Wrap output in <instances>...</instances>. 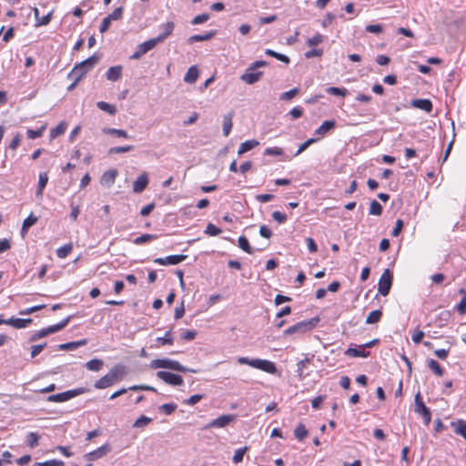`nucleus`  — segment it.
Here are the masks:
<instances>
[{
	"mask_svg": "<svg viewBox=\"0 0 466 466\" xmlns=\"http://www.w3.org/2000/svg\"><path fill=\"white\" fill-rule=\"evenodd\" d=\"M215 35H216L215 31H210V32H208V33L203 34V35H191L188 38V42L190 44H192V43H195V42L208 41L210 38H212Z\"/></svg>",
	"mask_w": 466,
	"mask_h": 466,
	"instance_id": "obj_31",
	"label": "nucleus"
},
{
	"mask_svg": "<svg viewBox=\"0 0 466 466\" xmlns=\"http://www.w3.org/2000/svg\"><path fill=\"white\" fill-rule=\"evenodd\" d=\"M309 362H310V360L309 358H306V359H304V360H302L298 362V364H297V372H298V375H299V377L300 379L305 378V375L303 374V369Z\"/></svg>",
	"mask_w": 466,
	"mask_h": 466,
	"instance_id": "obj_55",
	"label": "nucleus"
},
{
	"mask_svg": "<svg viewBox=\"0 0 466 466\" xmlns=\"http://www.w3.org/2000/svg\"><path fill=\"white\" fill-rule=\"evenodd\" d=\"M266 55L269 56H272V57H275L277 58L278 60L281 61V62H284L286 64H289V58L283 55V54H280V53H277L275 52L274 50L272 49H267L265 51Z\"/></svg>",
	"mask_w": 466,
	"mask_h": 466,
	"instance_id": "obj_45",
	"label": "nucleus"
},
{
	"mask_svg": "<svg viewBox=\"0 0 466 466\" xmlns=\"http://www.w3.org/2000/svg\"><path fill=\"white\" fill-rule=\"evenodd\" d=\"M100 57L93 55L86 60L76 64L68 74L69 78H76V82H79L98 62Z\"/></svg>",
	"mask_w": 466,
	"mask_h": 466,
	"instance_id": "obj_1",
	"label": "nucleus"
},
{
	"mask_svg": "<svg viewBox=\"0 0 466 466\" xmlns=\"http://www.w3.org/2000/svg\"><path fill=\"white\" fill-rule=\"evenodd\" d=\"M86 343H87L86 339H82V340H78V341H72V342H67V343L60 344L58 346V349L61 350H73L77 349L79 346L86 345Z\"/></svg>",
	"mask_w": 466,
	"mask_h": 466,
	"instance_id": "obj_29",
	"label": "nucleus"
},
{
	"mask_svg": "<svg viewBox=\"0 0 466 466\" xmlns=\"http://www.w3.org/2000/svg\"><path fill=\"white\" fill-rule=\"evenodd\" d=\"M392 285V274L390 269H385L378 284V292L382 296H387L390 293Z\"/></svg>",
	"mask_w": 466,
	"mask_h": 466,
	"instance_id": "obj_7",
	"label": "nucleus"
},
{
	"mask_svg": "<svg viewBox=\"0 0 466 466\" xmlns=\"http://www.w3.org/2000/svg\"><path fill=\"white\" fill-rule=\"evenodd\" d=\"M116 176L117 171L116 169L106 171L101 177V184L111 187L114 184Z\"/></svg>",
	"mask_w": 466,
	"mask_h": 466,
	"instance_id": "obj_22",
	"label": "nucleus"
},
{
	"mask_svg": "<svg viewBox=\"0 0 466 466\" xmlns=\"http://www.w3.org/2000/svg\"><path fill=\"white\" fill-rule=\"evenodd\" d=\"M122 72H123L122 66H120V65L114 66L107 69V71L106 72V77L109 81L116 82L122 77Z\"/></svg>",
	"mask_w": 466,
	"mask_h": 466,
	"instance_id": "obj_16",
	"label": "nucleus"
},
{
	"mask_svg": "<svg viewBox=\"0 0 466 466\" xmlns=\"http://www.w3.org/2000/svg\"><path fill=\"white\" fill-rule=\"evenodd\" d=\"M238 247L248 254L253 253V248L250 247L248 240L246 237L241 236L238 239Z\"/></svg>",
	"mask_w": 466,
	"mask_h": 466,
	"instance_id": "obj_41",
	"label": "nucleus"
},
{
	"mask_svg": "<svg viewBox=\"0 0 466 466\" xmlns=\"http://www.w3.org/2000/svg\"><path fill=\"white\" fill-rule=\"evenodd\" d=\"M152 421V419L145 415H141L137 420H135L134 428H144Z\"/></svg>",
	"mask_w": 466,
	"mask_h": 466,
	"instance_id": "obj_47",
	"label": "nucleus"
},
{
	"mask_svg": "<svg viewBox=\"0 0 466 466\" xmlns=\"http://www.w3.org/2000/svg\"><path fill=\"white\" fill-rule=\"evenodd\" d=\"M259 142L258 140L252 139V140H247L240 144L239 148L238 150V155L241 156L244 153L253 149L257 146H258Z\"/></svg>",
	"mask_w": 466,
	"mask_h": 466,
	"instance_id": "obj_26",
	"label": "nucleus"
},
{
	"mask_svg": "<svg viewBox=\"0 0 466 466\" xmlns=\"http://www.w3.org/2000/svg\"><path fill=\"white\" fill-rule=\"evenodd\" d=\"M204 398L203 394H195L185 400L183 402L187 405H195Z\"/></svg>",
	"mask_w": 466,
	"mask_h": 466,
	"instance_id": "obj_60",
	"label": "nucleus"
},
{
	"mask_svg": "<svg viewBox=\"0 0 466 466\" xmlns=\"http://www.w3.org/2000/svg\"><path fill=\"white\" fill-rule=\"evenodd\" d=\"M451 127L452 128V139L450 141V143L447 146V148H446V150L444 152V156L442 157L441 163H444L448 159V157H449V156L451 154V151L452 149L454 139H455V137H456L455 125H454L453 121L451 122Z\"/></svg>",
	"mask_w": 466,
	"mask_h": 466,
	"instance_id": "obj_35",
	"label": "nucleus"
},
{
	"mask_svg": "<svg viewBox=\"0 0 466 466\" xmlns=\"http://www.w3.org/2000/svg\"><path fill=\"white\" fill-rule=\"evenodd\" d=\"M114 381L106 373L105 376L96 380L94 384V387L98 390L106 389L112 385H114Z\"/></svg>",
	"mask_w": 466,
	"mask_h": 466,
	"instance_id": "obj_27",
	"label": "nucleus"
},
{
	"mask_svg": "<svg viewBox=\"0 0 466 466\" xmlns=\"http://www.w3.org/2000/svg\"><path fill=\"white\" fill-rule=\"evenodd\" d=\"M104 365V361L99 359H93L86 363V368L91 371H99Z\"/></svg>",
	"mask_w": 466,
	"mask_h": 466,
	"instance_id": "obj_33",
	"label": "nucleus"
},
{
	"mask_svg": "<svg viewBox=\"0 0 466 466\" xmlns=\"http://www.w3.org/2000/svg\"><path fill=\"white\" fill-rule=\"evenodd\" d=\"M108 376L111 378V380L114 381V383L120 380L123 376L126 374V367L122 364H117L114 366L109 371Z\"/></svg>",
	"mask_w": 466,
	"mask_h": 466,
	"instance_id": "obj_15",
	"label": "nucleus"
},
{
	"mask_svg": "<svg viewBox=\"0 0 466 466\" xmlns=\"http://www.w3.org/2000/svg\"><path fill=\"white\" fill-rule=\"evenodd\" d=\"M428 367L431 370H432L437 376L441 377L444 373L443 369L441 367L439 362L435 360H428Z\"/></svg>",
	"mask_w": 466,
	"mask_h": 466,
	"instance_id": "obj_37",
	"label": "nucleus"
},
{
	"mask_svg": "<svg viewBox=\"0 0 466 466\" xmlns=\"http://www.w3.org/2000/svg\"><path fill=\"white\" fill-rule=\"evenodd\" d=\"M157 377L171 386H180L184 382L180 375L169 371L159 370L157 372Z\"/></svg>",
	"mask_w": 466,
	"mask_h": 466,
	"instance_id": "obj_8",
	"label": "nucleus"
},
{
	"mask_svg": "<svg viewBox=\"0 0 466 466\" xmlns=\"http://www.w3.org/2000/svg\"><path fill=\"white\" fill-rule=\"evenodd\" d=\"M272 218L279 223H284L287 220V216L279 211H274L272 213Z\"/></svg>",
	"mask_w": 466,
	"mask_h": 466,
	"instance_id": "obj_64",
	"label": "nucleus"
},
{
	"mask_svg": "<svg viewBox=\"0 0 466 466\" xmlns=\"http://www.w3.org/2000/svg\"><path fill=\"white\" fill-rule=\"evenodd\" d=\"M319 322L318 318H312L309 320H303L284 330L285 335H292L296 333H305L311 330Z\"/></svg>",
	"mask_w": 466,
	"mask_h": 466,
	"instance_id": "obj_5",
	"label": "nucleus"
},
{
	"mask_svg": "<svg viewBox=\"0 0 466 466\" xmlns=\"http://www.w3.org/2000/svg\"><path fill=\"white\" fill-rule=\"evenodd\" d=\"M39 435L35 432H30L26 437L27 445L30 448H35L38 445Z\"/></svg>",
	"mask_w": 466,
	"mask_h": 466,
	"instance_id": "obj_49",
	"label": "nucleus"
},
{
	"mask_svg": "<svg viewBox=\"0 0 466 466\" xmlns=\"http://www.w3.org/2000/svg\"><path fill=\"white\" fill-rule=\"evenodd\" d=\"M96 106L98 108L108 113L109 115H115L116 112V108L115 105H112V104H109V103H106L104 101L97 102Z\"/></svg>",
	"mask_w": 466,
	"mask_h": 466,
	"instance_id": "obj_39",
	"label": "nucleus"
},
{
	"mask_svg": "<svg viewBox=\"0 0 466 466\" xmlns=\"http://www.w3.org/2000/svg\"><path fill=\"white\" fill-rule=\"evenodd\" d=\"M148 178L146 173L140 175L133 183V191L135 193H141L147 186Z\"/></svg>",
	"mask_w": 466,
	"mask_h": 466,
	"instance_id": "obj_18",
	"label": "nucleus"
},
{
	"mask_svg": "<svg viewBox=\"0 0 466 466\" xmlns=\"http://www.w3.org/2000/svg\"><path fill=\"white\" fill-rule=\"evenodd\" d=\"M87 391H88V390L86 388L81 387V388H76L74 390H69L61 392L60 393L61 402L66 401L74 397H76V396L86 393Z\"/></svg>",
	"mask_w": 466,
	"mask_h": 466,
	"instance_id": "obj_17",
	"label": "nucleus"
},
{
	"mask_svg": "<svg viewBox=\"0 0 466 466\" xmlns=\"http://www.w3.org/2000/svg\"><path fill=\"white\" fill-rule=\"evenodd\" d=\"M198 77V69L196 66H192L188 68L185 75L184 80L187 83H195Z\"/></svg>",
	"mask_w": 466,
	"mask_h": 466,
	"instance_id": "obj_30",
	"label": "nucleus"
},
{
	"mask_svg": "<svg viewBox=\"0 0 466 466\" xmlns=\"http://www.w3.org/2000/svg\"><path fill=\"white\" fill-rule=\"evenodd\" d=\"M414 411L422 416L425 425L430 424L431 414L429 408L423 403L420 392H418L414 398Z\"/></svg>",
	"mask_w": 466,
	"mask_h": 466,
	"instance_id": "obj_6",
	"label": "nucleus"
},
{
	"mask_svg": "<svg viewBox=\"0 0 466 466\" xmlns=\"http://www.w3.org/2000/svg\"><path fill=\"white\" fill-rule=\"evenodd\" d=\"M157 341L161 345H171L173 344V338L171 337V330H167L164 337L157 338Z\"/></svg>",
	"mask_w": 466,
	"mask_h": 466,
	"instance_id": "obj_54",
	"label": "nucleus"
},
{
	"mask_svg": "<svg viewBox=\"0 0 466 466\" xmlns=\"http://www.w3.org/2000/svg\"><path fill=\"white\" fill-rule=\"evenodd\" d=\"M262 75H263V73L260 72V71H258V72H248V70L245 74H243L241 76V79L245 83H247L248 85H252V84L258 82L260 79V77L262 76Z\"/></svg>",
	"mask_w": 466,
	"mask_h": 466,
	"instance_id": "obj_23",
	"label": "nucleus"
},
{
	"mask_svg": "<svg viewBox=\"0 0 466 466\" xmlns=\"http://www.w3.org/2000/svg\"><path fill=\"white\" fill-rule=\"evenodd\" d=\"M205 233L214 237L219 235L221 233V229L213 225L212 223H208L205 229Z\"/></svg>",
	"mask_w": 466,
	"mask_h": 466,
	"instance_id": "obj_56",
	"label": "nucleus"
},
{
	"mask_svg": "<svg viewBox=\"0 0 466 466\" xmlns=\"http://www.w3.org/2000/svg\"><path fill=\"white\" fill-rule=\"evenodd\" d=\"M298 94H299V89L298 88H293V89H290L289 91H287V92L283 93L281 95V98L282 99H286V100H290L295 96H297Z\"/></svg>",
	"mask_w": 466,
	"mask_h": 466,
	"instance_id": "obj_63",
	"label": "nucleus"
},
{
	"mask_svg": "<svg viewBox=\"0 0 466 466\" xmlns=\"http://www.w3.org/2000/svg\"><path fill=\"white\" fill-rule=\"evenodd\" d=\"M451 427L454 432L466 440V421L463 420H458L457 421L451 422Z\"/></svg>",
	"mask_w": 466,
	"mask_h": 466,
	"instance_id": "obj_25",
	"label": "nucleus"
},
{
	"mask_svg": "<svg viewBox=\"0 0 466 466\" xmlns=\"http://www.w3.org/2000/svg\"><path fill=\"white\" fill-rule=\"evenodd\" d=\"M187 258L186 255H170L166 258H157L154 259V263L159 265H177Z\"/></svg>",
	"mask_w": 466,
	"mask_h": 466,
	"instance_id": "obj_11",
	"label": "nucleus"
},
{
	"mask_svg": "<svg viewBox=\"0 0 466 466\" xmlns=\"http://www.w3.org/2000/svg\"><path fill=\"white\" fill-rule=\"evenodd\" d=\"M381 316H382V312L380 310H379V309L373 310L368 315V317L366 319V322L368 324L377 323L380 319Z\"/></svg>",
	"mask_w": 466,
	"mask_h": 466,
	"instance_id": "obj_44",
	"label": "nucleus"
},
{
	"mask_svg": "<svg viewBox=\"0 0 466 466\" xmlns=\"http://www.w3.org/2000/svg\"><path fill=\"white\" fill-rule=\"evenodd\" d=\"M209 18V15L208 14H201V15H198L197 16H195L192 20V24L193 25H200V24H203L205 22H207Z\"/></svg>",
	"mask_w": 466,
	"mask_h": 466,
	"instance_id": "obj_61",
	"label": "nucleus"
},
{
	"mask_svg": "<svg viewBox=\"0 0 466 466\" xmlns=\"http://www.w3.org/2000/svg\"><path fill=\"white\" fill-rule=\"evenodd\" d=\"M294 435L299 441H303L309 435V431L303 423H299L294 431Z\"/></svg>",
	"mask_w": 466,
	"mask_h": 466,
	"instance_id": "obj_36",
	"label": "nucleus"
},
{
	"mask_svg": "<svg viewBox=\"0 0 466 466\" xmlns=\"http://www.w3.org/2000/svg\"><path fill=\"white\" fill-rule=\"evenodd\" d=\"M235 420V415H221L213 420L207 428H223Z\"/></svg>",
	"mask_w": 466,
	"mask_h": 466,
	"instance_id": "obj_12",
	"label": "nucleus"
},
{
	"mask_svg": "<svg viewBox=\"0 0 466 466\" xmlns=\"http://www.w3.org/2000/svg\"><path fill=\"white\" fill-rule=\"evenodd\" d=\"M48 182V176L46 173H40L39 174V179H38V185L36 189V197L42 198L43 190L46 187V184Z\"/></svg>",
	"mask_w": 466,
	"mask_h": 466,
	"instance_id": "obj_28",
	"label": "nucleus"
},
{
	"mask_svg": "<svg viewBox=\"0 0 466 466\" xmlns=\"http://www.w3.org/2000/svg\"><path fill=\"white\" fill-rule=\"evenodd\" d=\"M72 249H73V244L72 243L66 244V245L60 247L56 250V255L60 258H65L66 257H67L69 255V253L72 251Z\"/></svg>",
	"mask_w": 466,
	"mask_h": 466,
	"instance_id": "obj_43",
	"label": "nucleus"
},
{
	"mask_svg": "<svg viewBox=\"0 0 466 466\" xmlns=\"http://www.w3.org/2000/svg\"><path fill=\"white\" fill-rule=\"evenodd\" d=\"M33 11H34L35 18V26L46 25L50 23V21L52 19V15H53L52 11L42 17L39 16L38 8L35 7L33 9Z\"/></svg>",
	"mask_w": 466,
	"mask_h": 466,
	"instance_id": "obj_19",
	"label": "nucleus"
},
{
	"mask_svg": "<svg viewBox=\"0 0 466 466\" xmlns=\"http://www.w3.org/2000/svg\"><path fill=\"white\" fill-rule=\"evenodd\" d=\"M133 149V146H126V147H111L108 150V154H120V153H126Z\"/></svg>",
	"mask_w": 466,
	"mask_h": 466,
	"instance_id": "obj_57",
	"label": "nucleus"
},
{
	"mask_svg": "<svg viewBox=\"0 0 466 466\" xmlns=\"http://www.w3.org/2000/svg\"><path fill=\"white\" fill-rule=\"evenodd\" d=\"M37 222V218L30 214L24 221L21 228L22 234L27 232L28 228Z\"/></svg>",
	"mask_w": 466,
	"mask_h": 466,
	"instance_id": "obj_38",
	"label": "nucleus"
},
{
	"mask_svg": "<svg viewBox=\"0 0 466 466\" xmlns=\"http://www.w3.org/2000/svg\"><path fill=\"white\" fill-rule=\"evenodd\" d=\"M410 105L413 107L419 108L426 113H430L432 110V103L430 99L427 98L413 99L411 100Z\"/></svg>",
	"mask_w": 466,
	"mask_h": 466,
	"instance_id": "obj_13",
	"label": "nucleus"
},
{
	"mask_svg": "<svg viewBox=\"0 0 466 466\" xmlns=\"http://www.w3.org/2000/svg\"><path fill=\"white\" fill-rule=\"evenodd\" d=\"M177 409V405L174 403H165L159 407V410H162L165 414L170 415Z\"/></svg>",
	"mask_w": 466,
	"mask_h": 466,
	"instance_id": "obj_58",
	"label": "nucleus"
},
{
	"mask_svg": "<svg viewBox=\"0 0 466 466\" xmlns=\"http://www.w3.org/2000/svg\"><path fill=\"white\" fill-rule=\"evenodd\" d=\"M155 238H157L156 235L143 234V235L136 238L133 242L136 245H141V244H144V243L148 242V241H150L152 239H155Z\"/></svg>",
	"mask_w": 466,
	"mask_h": 466,
	"instance_id": "obj_48",
	"label": "nucleus"
},
{
	"mask_svg": "<svg viewBox=\"0 0 466 466\" xmlns=\"http://www.w3.org/2000/svg\"><path fill=\"white\" fill-rule=\"evenodd\" d=\"M45 128H46V127L42 126L37 130L28 129L27 130V137H28V138L35 139V138H37V137H41L43 132H44V130H45Z\"/></svg>",
	"mask_w": 466,
	"mask_h": 466,
	"instance_id": "obj_59",
	"label": "nucleus"
},
{
	"mask_svg": "<svg viewBox=\"0 0 466 466\" xmlns=\"http://www.w3.org/2000/svg\"><path fill=\"white\" fill-rule=\"evenodd\" d=\"M238 362L239 364H245V365H248L253 368L261 370L269 374H275L277 372L276 365L272 361H269L267 360H260V359L249 360L246 357H239V358H238Z\"/></svg>",
	"mask_w": 466,
	"mask_h": 466,
	"instance_id": "obj_3",
	"label": "nucleus"
},
{
	"mask_svg": "<svg viewBox=\"0 0 466 466\" xmlns=\"http://www.w3.org/2000/svg\"><path fill=\"white\" fill-rule=\"evenodd\" d=\"M323 41H324V36L321 34L317 33L312 37L308 39L307 44L309 46H316L319 44L322 43Z\"/></svg>",
	"mask_w": 466,
	"mask_h": 466,
	"instance_id": "obj_52",
	"label": "nucleus"
},
{
	"mask_svg": "<svg viewBox=\"0 0 466 466\" xmlns=\"http://www.w3.org/2000/svg\"><path fill=\"white\" fill-rule=\"evenodd\" d=\"M124 8L122 6L116 7L111 14H109L106 17L112 21L120 20L123 16Z\"/></svg>",
	"mask_w": 466,
	"mask_h": 466,
	"instance_id": "obj_51",
	"label": "nucleus"
},
{
	"mask_svg": "<svg viewBox=\"0 0 466 466\" xmlns=\"http://www.w3.org/2000/svg\"><path fill=\"white\" fill-rule=\"evenodd\" d=\"M67 127V125L65 121H61L56 127L52 128L50 131V137L54 139L58 136L62 135Z\"/></svg>",
	"mask_w": 466,
	"mask_h": 466,
	"instance_id": "obj_34",
	"label": "nucleus"
},
{
	"mask_svg": "<svg viewBox=\"0 0 466 466\" xmlns=\"http://www.w3.org/2000/svg\"><path fill=\"white\" fill-rule=\"evenodd\" d=\"M46 347V342L33 345L31 347L30 358L34 359L36 356H38Z\"/></svg>",
	"mask_w": 466,
	"mask_h": 466,
	"instance_id": "obj_50",
	"label": "nucleus"
},
{
	"mask_svg": "<svg viewBox=\"0 0 466 466\" xmlns=\"http://www.w3.org/2000/svg\"><path fill=\"white\" fill-rule=\"evenodd\" d=\"M111 451V446L110 444L108 443H106L104 445H102L101 447H99L98 449L91 451V452H88L86 453L84 457L87 460V461H96L99 458H102L104 456H106L107 453H109Z\"/></svg>",
	"mask_w": 466,
	"mask_h": 466,
	"instance_id": "obj_10",
	"label": "nucleus"
},
{
	"mask_svg": "<svg viewBox=\"0 0 466 466\" xmlns=\"http://www.w3.org/2000/svg\"><path fill=\"white\" fill-rule=\"evenodd\" d=\"M32 319H15L11 318L6 320V325H10L15 329H23L32 322Z\"/></svg>",
	"mask_w": 466,
	"mask_h": 466,
	"instance_id": "obj_24",
	"label": "nucleus"
},
{
	"mask_svg": "<svg viewBox=\"0 0 466 466\" xmlns=\"http://www.w3.org/2000/svg\"><path fill=\"white\" fill-rule=\"evenodd\" d=\"M319 140H320V137H317V138H309L307 139L305 142L301 143L298 148V150L296 151L295 153V157L299 156V154H301L303 151H305L309 146H311L312 144L318 142Z\"/></svg>",
	"mask_w": 466,
	"mask_h": 466,
	"instance_id": "obj_40",
	"label": "nucleus"
},
{
	"mask_svg": "<svg viewBox=\"0 0 466 466\" xmlns=\"http://www.w3.org/2000/svg\"><path fill=\"white\" fill-rule=\"evenodd\" d=\"M345 354L347 356L352 357V358H357V357L366 358V357H368L370 355V352L369 351H365L364 350H360V349L349 348L345 351Z\"/></svg>",
	"mask_w": 466,
	"mask_h": 466,
	"instance_id": "obj_32",
	"label": "nucleus"
},
{
	"mask_svg": "<svg viewBox=\"0 0 466 466\" xmlns=\"http://www.w3.org/2000/svg\"><path fill=\"white\" fill-rule=\"evenodd\" d=\"M365 30L369 33L380 34L383 31V27L381 25H368Z\"/></svg>",
	"mask_w": 466,
	"mask_h": 466,
	"instance_id": "obj_62",
	"label": "nucleus"
},
{
	"mask_svg": "<svg viewBox=\"0 0 466 466\" xmlns=\"http://www.w3.org/2000/svg\"><path fill=\"white\" fill-rule=\"evenodd\" d=\"M248 451V447L245 446L243 448H240V449H238L236 451H235V454L233 456V461L235 463H239L243 461V457L246 453V451Z\"/></svg>",
	"mask_w": 466,
	"mask_h": 466,
	"instance_id": "obj_53",
	"label": "nucleus"
},
{
	"mask_svg": "<svg viewBox=\"0 0 466 466\" xmlns=\"http://www.w3.org/2000/svg\"><path fill=\"white\" fill-rule=\"evenodd\" d=\"M335 127V121L334 120H326L322 123L321 126H319L314 132L315 135H319V137L325 136L327 133H329L331 129H333Z\"/></svg>",
	"mask_w": 466,
	"mask_h": 466,
	"instance_id": "obj_21",
	"label": "nucleus"
},
{
	"mask_svg": "<svg viewBox=\"0 0 466 466\" xmlns=\"http://www.w3.org/2000/svg\"><path fill=\"white\" fill-rule=\"evenodd\" d=\"M381 213L382 206L377 200H372L370 204L369 214L374 216H380Z\"/></svg>",
	"mask_w": 466,
	"mask_h": 466,
	"instance_id": "obj_42",
	"label": "nucleus"
},
{
	"mask_svg": "<svg viewBox=\"0 0 466 466\" xmlns=\"http://www.w3.org/2000/svg\"><path fill=\"white\" fill-rule=\"evenodd\" d=\"M108 376L111 378V380L114 381V383L120 380L123 376L126 374V367L122 364H117L114 366L109 371Z\"/></svg>",
	"mask_w": 466,
	"mask_h": 466,
	"instance_id": "obj_14",
	"label": "nucleus"
},
{
	"mask_svg": "<svg viewBox=\"0 0 466 466\" xmlns=\"http://www.w3.org/2000/svg\"><path fill=\"white\" fill-rule=\"evenodd\" d=\"M69 319H70V317H67L57 324L49 326V327L43 329L37 332H35L29 338V341H31V342L36 341L42 338H45L50 334L56 333L59 330L63 329L69 322Z\"/></svg>",
	"mask_w": 466,
	"mask_h": 466,
	"instance_id": "obj_4",
	"label": "nucleus"
},
{
	"mask_svg": "<svg viewBox=\"0 0 466 466\" xmlns=\"http://www.w3.org/2000/svg\"><path fill=\"white\" fill-rule=\"evenodd\" d=\"M326 92L329 95L336 96H345L348 94V90L346 88H339L331 86L326 89Z\"/></svg>",
	"mask_w": 466,
	"mask_h": 466,
	"instance_id": "obj_46",
	"label": "nucleus"
},
{
	"mask_svg": "<svg viewBox=\"0 0 466 466\" xmlns=\"http://www.w3.org/2000/svg\"><path fill=\"white\" fill-rule=\"evenodd\" d=\"M163 33L155 37L157 43H162L167 37L172 35L173 30L175 28V24L173 22H167L162 25Z\"/></svg>",
	"mask_w": 466,
	"mask_h": 466,
	"instance_id": "obj_20",
	"label": "nucleus"
},
{
	"mask_svg": "<svg viewBox=\"0 0 466 466\" xmlns=\"http://www.w3.org/2000/svg\"><path fill=\"white\" fill-rule=\"evenodd\" d=\"M157 44L158 43L155 39V37L143 42L142 44L137 46L136 51L133 53V55L130 56V58L135 59V60L139 59L146 53H147L148 51L153 49Z\"/></svg>",
	"mask_w": 466,
	"mask_h": 466,
	"instance_id": "obj_9",
	"label": "nucleus"
},
{
	"mask_svg": "<svg viewBox=\"0 0 466 466\" xmlns=\"http://www.w3.org/2000/svg\"><path fill=\"white\" fill-rule=\"evenodd\" d=\"M150 368L157 370V369H168L175 371L179 372H192L197 373L198 370L194 369H188L183 365H181L178 361L169 360V359H157L153 360L150 362Z\"/></svg>",
	"mask_w": 466,
	"mask_h": 466,
	"instance_id": "obj_2",
	"label": "nucleus"
}]
</instances>
